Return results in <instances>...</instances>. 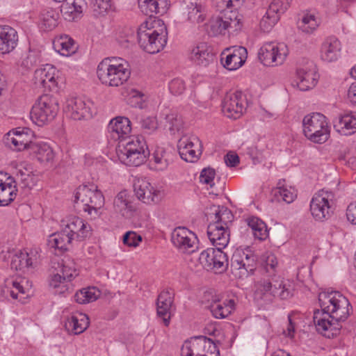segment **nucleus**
I'll return each mask as SVG.
<instances>
[{"label": "nucleus", "mask_w": 356, "mask_h": 356, "mask_svg": "<svg viewBox=\"0 0 356 356\" xmlns=\"http://www.w3.org/2000/svg\"><path fill=\"white\" fill-rule=\"evenodd\" d=\"M272 202H283L286 204L293 202L297 197L296 190L293 188L281 186L280 181L278 186L272 191Z\"/></svg>", "instance_id": "obj_41"}, {"label": "nucleus", "mask_w": 356, "mask_h": 356, "mask_svg": "<svg viewBox=\"0 0 356 356\" xmlns=\"http://www.w3.org/2000/svg\"><path fill=\"white\" fill-rule=\"evenodd\" d=\"M202 343L198 337L186 341L181 348V356H200Z\"/></svg>", "instance_id": "obj_51"}, {"label": "nucleus", "mask_w": 356, "mask_h": 356, "mask_svg": "<svg viewBox=\"0 0 356 356\" xmlns=\"http://www.w3.org/2000/svg\"><path fill=\"white\" fill-rule=\"evenodd\" d=\"M108 130L113 140H119V143L125 140L127 141L131 130V122L127 118L117 117L111 120Z\"/></svg>", "instance_id": "obj_26"}, {"label": "nucleus", "mask_w": 356, "mask_h": 356, "mask_svg": "<svg viewBox=\"0 0 356 356\" xmlns=\"http://www.w3.org/2000/svg\"><path fill=\"white\" fill-rule=\"evenodd\" d=\"M168 0H138V7L145 15H163L168 8Z\"/></svg>", "instance_id": "obj_35"}, {"label": "nucleus", "mask_w": 356, "mask_h": 356, "mask_svg": "<svg viewBox=\"0 0 356 356\" xmlns=\"http://www.w3.org/2000/svg\"><path fill=\"white\" fill-rule=\"evenodd\" d=\"M221 58L223 66L228 70H236L241 67L245 62L248 57L247 49L241 46H235L227 49Z\"/></svg>", "instance_id": "obj_23"}, {"label": "nucleus", "mask_w": 356, "mask_h": 356, "mask_svg": "<svg viewBox=\"0 0 356 356\" xmlns=\"http://www.w3.org/2000/svg\"><path fill=\"white\" fill-rule=\"evenodd\" d=\"M185 83L181 79H172L169 83V90L174 95H181L185 90Z\"/></svg>", "instance_id": "obj_59"}, {"label": "nucleus", "mask_w": 356, "mask_h": 356, "mask_svg": "<svg viewBox=\"0 0 356 356\" xmlns=\"http://www.w3.org/2000/svg\"><path fill=\"white\" fill-rule=\"evenodd\" d=\"M174 291L170 289L163 290L156 299V314L162 318L165 326H168L170 321V309L174 302Z\"/></svg>", "instance_id": "obj_25"}, {"label": "nucleus", "mask_w": 356, "mask_h": 356, "mask_svg": "<svg viewBox=\"0 0 356 356\" xmlns=\"http://www.w3.org/2000/svg\"><path fill=\"white\" fill-rule=\"evenodd\" d=\"M291 0H273L265 15L260 21V27L264 32H268L279 21L290 6Z\"/></svg>", "instance_id": "obj_17"}, {"label": "nucleus", "mask_w": 356, "mask_h": 356, "mask_svg": "<svg viewBox=\"0 0 356 356\" xmlns=\"http://www.w3.org/2000/svg\"><path fill=\"white\" fill-rule=\"evenodd\" d=\"M114 209L122 216H127L133 209L131 196L127 191H120L113 201Z\"/></svg>", "instance_id": "obj_40"}, {"label": "nucleus", "mask_w": 356, "mask_h": 356, "mask_svg": "<svg viewBox=\"0 0 356 356\" xmlns=\"http://www.w3.org/2000/svg\"><path fill=\"white\" fill-rule=\"evenodd\" d=\"M334 202V194L332 191L322 189L314 194L310 201V211L313 218L323 221L330 218Z\"/></svg>", "instance_id": "obj_10"}, {"label": "nucleus", "mask_w": 356, "mask_h": 356, "mask_svg": "<svg viewBox=\"0 0 356 356\" xmlns=\"http://www.w3.org/2000/svg\"><path fill=\"white\" fill-rule=\"evenodd\" d=\"M257 257L251 250H236L231 259V271L235 277L243 279L252 274L256 268Z\"/></svg>", "instance_id": "obj_9"}, {"label": "nucleus", "mask_w": 356, "mask_h": 356, "mask_svg": "<svg viewBox=\"0 0 356 356\" xmlns=\"http://www.w3.org/2000/svg\"><path fill=\"white\" fill-rule=\"evenodd\" d=\"M207 217L211 220V223H218L226 226L229 229L234 216L232 211L227 207L219 205H212L209 207V211L207 213Z\"/></svg>", "instance_id": "obj_34"}, {"label": "nucleus", "mask_w": 356, "mask_h": 356, "mask_svg": "<svg viewBox=\"0 0 356 356\" xmlns=\"http://www.w3.org/2000/svg\"><path fill=\"white\" fill-rule=\"evenodd\" d=\"M167 122L170 124V130L171 131H179L182 126V120L177 113H170L165 117Z\"/></svg>", "instance_id": "obj_57"}, {"label": "nucleus", "mask_w": 356, "mask_h": 356, "mask_svg": "<svg viewBox=\"0 0 356 356\" xmlns=\"http://www.w3.org/2000/svg\"><path fill=\"white\" fill-rule=\"evenodd\" d=\"M319 26V22L314 15L307 13L304 15L298 23V28L307 34L312 33Z\"/></svg>", "instance_id": "obj_50"}, {"label": "nucleus", "mask_w": 356, "mask_h": 356, "mask_svg": "<svg viewBox=\"0 0 356 356\" xmlns=\"http://www.w3.org/2000/svg\"><path fill=\"white\" fill-rule=\"evenodd\" d=\"M341 44L335 36L326 38L321 47V58L325 62L331 63L338 60L341 55Z\"/></svg>", "instance_id": "obj_29"}, {"label": "nucleus", "mask_w": 356, "mask_h": 356, "mask_svg": "<svg viewBox=\"0 0 356 356\" xmlns=\"http://www.w3.org/2000/svg\"><path fill=\"white\" fill-rule=\"evenodd\" d=\"M216 176V171L213 168L210 167L204 168L200 175V181L202 184L209 185L211 188L214 186V178Z\"/></svg>", "instance_id": "obj_55"}, {"label": "nucleus", "mask_w": 356, "mask_h": 356, "mask_svg": "<svg viewBox=\"0 0 356 356\" xmlns=\"http://www.w3.org/2000/svg\"><path fill=\"white\" fill-rule=\"evenodd\" d=\"M214 54L210 47L205 42H200L193 47L190 59L197 65L207 67L214 60Z\"/></svg>", "instance_id": "obj_30"}, {"label": "nucleus", "mask_w": 356, "mask_h": 356, "mask_svg": "<svg viewBox=\"0 0 356 356\" xmlns=\"http://www.w3.org/2000/svg\"><path fill=\"white\" fill-rule=\"evenodd\" d=\"M188 20L193 24H199L205 19V11L204 7L197 3H190L187 6Z\"/></svg>", "instance_id": "obj_46"}, {"label": "nucleus", "mask_w": 356, "mask_h": 356, "mask_svg": "<svg viewBox=\"0 0 356 356\" xmlns=\"http://www.w3.org/2000/svg\"><path fill=\"white\" fill-rule=\"evenodd\" d=\"M141 128L147 133L150 134L158 127L157 120L155 117L148 116L140 121Z\"/></svg>", "instance_id": "obj_58"}, {"label": "nucleus", "mask_w": 356, "mask_h": 356, "mask_svg": "<svg viewBox=\"0 0 356 356\" xmlns=\"http://www.w3.org/2000/svg\"><path fill=\"white\" fill-rule=\"evenodd\" d=\"M18 35L15 29L10 26H0V53L8 54L17 44Z\"/></svg>", "instance_id": "obj_31"}, {"label": "nucleus", "mask_w": 356, "mask_h": 356, "mask_svg": "<svg viewBox=\"0 0 356 356\" xmlns=\"http://www.w3.org/2000/svg\"><path fill=\"white\" fill-rule=\"evenodd\" d=\"M58 13L51 8L43 10L41 13L42 25L46 31L54 29L58 24Z\"/></svg>", "instance_id": "obj_49"}, {"label": "nucleus", "mask_w": 356, "mask_h": 356, "mask_svg": "<svg viewBox=\"0 0 356 356\" xmlns=\"http://www.w3.org/2000/svg\"><path fill=\"white\" fill-rule=\"evenodd\" d=\"M244 100L241 91L227 94L222 103V112L229 118H238L245 110Z\"/></svg>", "instance_id": "obj_22"}, {"label": "nucleus", "mask_w": 356, "mask_h": 356, "mask_svg": "<svg viewBox=\"0 0 356 356\" xmlns=\"http://www.w3.org/2000/svg\"><path fill=\"white\" fill-rule=\"evenodd\" d=\"M31 149L40 163H47L53 161L54 153L51 147L47 143H34Z\"/></svg>", "instance_id": "obj_43"}, {"label": "nucleus", "mask_w": 356, "mask_h": 356, "mask_svg": "<svg viewBox=\"0 0 356 356\" xmlns=\"http://www.w3.org/2000/svg\"><path fill=\"white\" fill-rule=\"evenodd\" d=\"M346 217L350 223L356 225V202H352L348 206Z\"/></svg>", "instance_id": "obj_61"}, {"label": "nucleus", "mask_w": 356, "mask_h": 356, "mask_svg": "<svg viewBox=\"0 0 356 356\" xmlns=\"http://www.w3.org/2000/svg\"><path fill=\"white\" fill-rule=\"evenodd\" d=\"M65 111L74 120L91 118L93 113V103L88 99L72 97L67 100Z\"/></svg>", "instance_id": "obj_15"}, {"label": "nucleus", "mask_w": 356, "mask_h": 356, "mask_svg": "<svg viewBox=\"0 0 356 356\" xmlns=\"http://www.w3.org/2000/svg\"><path fill=\"white\" fill-rule=\"evenodd\" d=\"M69 282L58 272L51 275L49 280V286L54 289V293L57 294H65L70 289Z\"/></svg>", "instance_id": "obj_44"}, {"label": "nucleus", "mask_w": 356, "mask_h": 356, "mask_svg": "<svg viewBox=\"0 0 356 356\" xmlns=\"http://www.w3.org/2000/svg\"><path fill=\"white\" fill-rule=\"evenodd\" d=\"M63 229L73 240L81 241L91 235L90 225L77 216L68 218L65 222H63Z\"/></svg>", "instance_id": "obj_21"}, {"label": "nucleus", "mask_w": 356, "mask_h": 356, "mask_svg": "<svg viewBox=\"0 0 356 356\" xmlns=\"http://www.w3.org/2000/svg\"><path fill=\"white\" fill-rule=\"evenodd\" d=\"M234 300L232 299L223 302L215 300L210 305L209 309L216 318L221 319L231 314L234 309Z\"/></svg>", "instance_id": "obj_38"}, {"label": "nucleus", "mask_w": 356, "mask_h": 356, "mask_svg": "<svg viewBox=\"0 0 356 356\" xmlns=\"http://www.w3.org/2000/svg\"><path fill=\"white\" fill-rule=\"evenodd\" d=\"M73 241L72 238L62 229L60 232L52 234L48 239L49 247L60 252L67 250V245Z\"/></svg>", "instance_id": "obj_42"}, {"label": "nucleus", "mask_w": 356, "mask_h": 356, "mask_svg": "<svg viewBox=\"0 0 356 356\" xmlns=\"http://www.w3.org/2000/svg\"><path fill=\"white\" fill-rule=\"evenodd\" d=\"M56 67L47 64L42 67L37 69L34 73V82L37 86L51 90L56 86Z\"/></svg>", "instance_id": "obj_28"}, {"label": "nucleus", "mask_w": 356, "mask_h": 356, "mask_svg": "<svg viewBox=\"0 0 356 356\" xmlns=\"http://www.w3.org/2000/svg\"><path fill=\"white\" fill-rule=\"evenodd\" d=\"M218 9L223 13L222 16L233 31L241 27L243 16L238 13L243 2L241 0H213Z\"/></svg>", "instance_id": "obj_13"}, {"label": "nucleus", "mask_w": 356, "mask_h": 356, "mask_svg": "<svg viewBox=\"0 0 356 356\" xmlns=\"http://www.w3.org/2000/svg\"><path fill=\"white\" fill-rule=\"evenodd\" d=\"M99 291L95 287H88L76 292L74 300L79 304H86L93 302L99 296Z\"/></svg>", "instance_id": "obj_47"}, {"label": "nucleus", "mask_w": 356, "mask_h": 356, "mask_svg": "<svg viewBox=\"0 0 356 356\" xmlns=\"http://www.w3.org/2000/svg\"><path fill=\"white\" fill-rule=\"evenodd\" d=\"M18 185L23 189L31 190L36 183L35 178L33 175L27 172L19 170L17 173Z\"/></svg>", "instance_id": "obj_53"}, {"label": "nucleus", "mask_w": 356, "mask_h": 356, "mask_svg": "<svg viewBox=\"0 0 356 356\" xmlns=\"http://www.w3.org/2000/svg\"><path fill=\"white\" fill-rule=\"evenodd\" d=\"M90 6L95 17L104 16L111 9V0H90Z\"/></svg>", "instance_id": "obj_52"}, {"label": "nucleus", "mask_w": 356, "mask_h": 356, "mask_svg": "<svg viewBox=\"0 0 356 356\" xmlns=\"http://www.w3.org/2000/svg\"><path fill=\"white\" fill-rule=\"evenodd\" d=\"M318 75L315 65L312 61H307L296 70V83L302 91L312 89L317 83Z\"/></svg>", "instance_id": "obj_19"}, {"label": "nucleus", "mask_w": 356, "mask_h": 356, "mask_svg": "<svg viewBox=\"0 0 356 356\" xmlns=\"http://www.w3.org/2000/svg\"><path fill=\"white\" fill-rule=\"evenodd\" d=\"M224 159L226 165L229 167H235L239 163V157L234 153H227Z\"/></svg>", "instance_id": "obj_64"}, {"label": "nucleus", "mask_w": 356, "mask_h": 356, "mask_svg": "<svg viewBox=\"0 0 356 356\" xmlns=\"http://www.w3.org/2000/svg\"><path fill=\"white\" fill-rule=\"evenodd\" d=\"M58 266L60 269L57 272L60 273L61 276L65 277L68 282H71L79 275L74 261L70 258L63 259L61 263L58 264Z\"/></svg>", "instance_id": "obj_45"}, {"label": "nucleus", "mask_w": 356, "mask_h": 356, "mask_svg": "<svg viewBox=\"0 0 356 356\" xmlns=\"http://www.w3.org/2000/svg\"><path fill=\"white\" fill-rule=\"evenodd\" d=\"M138 42L140 48L149 54H156L162 50L167 44L168 33L165 27L159 30L148 28L142 24L137 33Z\"/></svg>", "instance_id": "obj_6"}, {"label": "nucleus", "mask_w": 356, "mask_h": 356, "mask_svg": "<svg viewBox=\"0 0 356 356\" xmlns=\"http://www.w3.org/2000/svg\"><path fill=\"white\" fill-rule=\"evenodd\" d=\"M54 49L61 55L69 56L76 52L77 47L69 35H63L56 38L53 42Z\"/></svg>", "instance_id": "obj_39"}, {"label": "nucleus", "mask_w": 356, "mask_h": 356, "mask_svg": "<svg viewBox=\"0 0 356 356\" xmlns=\"http://www.w3.org/2000/svg\"><path fill=\"white\" fill-rule=\"evenodd\" d=\"M61 6L60 12L67 21H74L79 19L83 12V0H65Z\"/></svg>", "instance_id": "obj_37"}, {"label": "nucleus", "mask_w": 356, "mask_h": 356, "mask_svg": "<svg viewBox=\"0 0 356 356\" xmlns=\"http://www.w3.org/2000/svg\"><path fill=\"white\" fill-rule=\"evenodd\" d=\"M134 191L137 198L145 204H157L163 197V193L152 186L145 179L134 181Z\"/></svg>", "instance_id": "obj_18"}, {"label": "nucleus", "mask_w": 356, "mask_h": 356, "mask_svg": "<svg viewBox=\"0 0 356 356\" xmlns=\"http://www.w3.org/2000/svg\"><path fill=\"white\" fill-rule=\"evenodd\" d=\"M207 235L213 245L216 248L224 249L229 242V229L218 222H210L207 227Z\"/></svg>", "instance_id": "obj_27"}, {"label": "nucleus", "mask_w": 356, "mask_h": 356, "mask_svg": "<svg viewBox=\"0 0 356 356\" xmlns=\"http://www.w3.org/2000/svg\"><path fill=\"white\" fill-rule=\"evenodd\" d=\"M321 310H315L313 321L318 332L327 338L338 335L341 323L349 316V300L339 291H323L318 294Z\"/></svg>", "instance_id": "obj_1"}, {"label": "nucleus", "mask_w": 356, "mask_h": 356, "mask_svg": "<svg viewBox=\"0 0 356 356\" xmlns=\"http://www.w3.org/2000/svg\"><path fill=\"white\" fill-rule=\"evenodd\" d=\"M154 168L156 170H164L169 164L168 154L163 147H158L153 153Z\"/></svg>", "instance_id": "obj_48"}, {"label": "nucleus", "mask_w": 356, "mask_h": 356, "mask_svg": "<svg viewBox=\"0 0 356 356\" xmlns=\"http://www.w3.org/2000/svg\"><path fill=\"white\" fill-rule=\"evenodd\" d=\"M12 285L13 289L10 291V294L13 299H17L19 293H25V291L21 282L17 281H13Z\"/></svg>", "instance_id": "obj_62"}, {"label": "nucleus", "mask_w": 356, "mask_h": 356, "mask_svg": "<svg viewBox=\"0 0 356 356\" xmlns=\"http://www.w3.org/2000/svg\"><path fill=\"white\" fill-rule=\"evenodd\" d=\"M122 240L124 244L129 247H137L142 241V237L136 232L129 231L124 234Z\"/></svg>", "instance_id": "obj_56"}, {"label": "nucleus", "mask_w": 356, "mask_h": 356, "mask_svg": "<svg viewBox=\"0 0 356 356\" xmlns=\"http://www.w3.org/2000/svg\"><path fill=\"white\" fill-rule=\"evenodd\" d=\"M17 181L8 173L0 171V207L7 206L17 195Z\"/></svg>", "instance_id": "obj_24"}, {"label": "nucleus", "mask_w": 356, "mask_h": 356, "mask_svg": "<svg viewBox=\"0 0 356 356\" xmlns=\"http://www.w3.org/2000/svg\"><path fill=\"white\" fill-rule=\"evenodd\" d=\"M58 109V103L55 97L42 95L31 108V119L35 124L42 127L54 119Z\"/></svg>", "instance_id": "obj_8"}, {"label": "nucleus", "mask_w": 356, "mask_h": 356, "mask_svg": "<svg viewBox=\"0 0 356 356\" xmlns=\"http://www.w3.org/2000/svg\"><path fill=\"white\" fill-rule=\"evenodd\" d=\"M289 50L284 43L269 42L259 49V58L264 65H279L285 60Z\"/></svg>", "instance_id": "obj_12"}, {"label": "nucleus", "mask_w": 356, "mask_h": 356, "mask_svg": "<svg viewBox=\"0 0 356 356\" xmlns=\"http://www.w3.org/2000/svg\"><path fill=\"white\" fill-rule=\"evenodd\" d=\"M209 26L214 35L225 34V31L230 29L226 20L222 16L213 18L209 22Z\"/></svg>", "instance_id": "obj_54"}, {"label": "nucleus", "mask_w": 356, "mask_h": 356, "mask_svg": "<svg viewBox=\"0 0 356 356\" xmlns=\"http://www.w3.org/2000/svg\"><path fill=\"white\" fill-rule=\"evenodd\" d=\"M116 153L121 163L129 166H139L149 156L146 142L141 136H133L127 141L119 143Z\"/></svg>", "instance_id": "obj_4"}, {"label": "nucleus", "mask_w": 356, "mask_h": 356, "mask_svg": "<svg viewBox=\"0 0 356 356\" xmlns=\"http://www.w3.org/2000/svg\"><path fill=\"white\" fill-rule=\"evenodd\" d=\"M104 204V197L97 186H81L74 195V207L79 211L87 212L88 215L95 218L98 216V210Z\"/></svg>", "instance_id": "obj_5"}, {"label": "nucleus", "mask_w": 356, "mask_h": 356, "mask_svg": "<svg viewBox=\"0 0 356 356\" xmlns=\"http://www.w3.org/2000/svg\"><path fill=\"white\" fill-rule=\"evenodd\" d=\"M201 265L207 270H213L215 273H222L228 267V257L222 248H208L203 250L199 257Z\"/></svg>", "instance_id": "obj_11"}, {"label": "nucleus", "mask_w": 356, "mask_h": 356, "mask_svg": "<svg viewBox=\"0 0 356 356\" xmlns=\"http://www.w3.org/2000/svg\"><path fill=\"white\" fill-rule=\"evenodd\" d=\"M129 95H131V98L136 99V102L134 104L131 102V105L135 107L142 108L143 104L142 99L143 94L140 91H138L136 89H132L131 90Z\"/></svg>", "instance_id": "obj_63"}, {"label": "nucleus", "mask_w": 356, "mask_h": 356, "mask_svg": "<svg viewBox=\"0 0 356 356\" xmlns=\"http://www.w3.org/2000/svg\"><path fill=\"white\" fill-rule=\"evenodd\" d=\"M130 74L129 63L121 58H104L97 68V75L102 83L112 87L123 84Z\"/></svg>", "instance_id": "obj_3"}, {"label": "nucleus", "mask_w": 356, "mask_h": 356, "mask_svg": "<svg viewBox=\"0 0 356 356\" xmlns=\"http://www.w3.org/2000/svg\"><path fill=\"white\" fill-rule=\"evenodd\" d=\"M89 318L87 315L78 313L69 317L65 324L68 332L74 334L83 332L89 325Z\"/></svg>", "instance_id": "obj_36"}, {"label": "nucleus", "mask_w": 356, "mask_h": 356, "mask_svg": "<svg viewBox=\"0 0 356 356\" xmlns=\"http://www.w3.org/2000/svg\"><path fill=\"white\" fill-rule=\"evenodd\" d=\"M252 234L256 238L261 241L265 240L267 238L268 229L264 221L259 222V225L252 232Z\"/></svg>", "instance_id": "obj_60"}, {"label": "nucleus", "mask_w": 356, "mask_h": 356, "mask_svg": "<svg viewBox=\"0 0 356 356\" xmlns=\"http://www.w3.org/2000/svg\"><path fill=\"white\" fill-rule=\"evenodd\" d=\"M38 258V252L36 249L31 250L29 252L19 251L12 258L10 263L11 268L21 270L31 267L37 261Z\"/></svg>", "instance_id": "obj_33"}, {"label": "nucleus", "mask_w": 356, "mask_h": 356, "mask_svg": "<svg viewBox=\"0 0 356 356\" xmlns=\"http://www.w3.org/2000/svg\"><path fill=\"white\" fill-rule=\"evenodd\" d=\"M177 148L180 157L187 162L197 161L202 154L201 141L195 135L182 136L178 141Z\"/></svg>", "instance_id": "obj_16"}, {"label": "nucleus", "mask_w": 356, "mask_h": 356, "mask_svg": "<svg viewBox=\"0 0 356 356\" xmlns=\"http://www.w3.org/2000/svg\"><path fill=\"white\" fill-rule=\"evenodd\" d=\"M334 127L343 135H350L356 131V112H346L341 114L334 121Z\"/></svg>", "instance_id": "obj_32"}, {"label": "nucleus", "mask_w": 356, "mask_h": 356, "mask_svg": "<svg viewBox=\"0 0 356 356\" xmlns=\"http://www.w3.org/2000/svg\"><path fill=\"white\" fill-rule=\"evenodd\" d=\"M294 288L291 283L279 277L262 278L255 284V299L261 305L271 304L274 299L288 300L293 296Z\"/></svg>", "instance_id": "obj_2"}, {"label": "nucleus", "mask_w": 356, "mask_h": 356, "mask_svg": "<svg viewBox=\"0 0 356 356\" xmlns=\"http://www.w3.org/2000/svg\"><path fill=\"white\" fill-rule=\"evenodd\" d=\"M302 129L304 135L314 143H323L330 136L326 117L320 113L305 115L302 120Z\"/></svg>", "instance_id": "obj_7"}, {"label": "nucleus", "mask_w": 356, "mask_h": 356, "mask_svg": "<svg viewBox=\"0 0 356 356\" xmlns=\"http://www.w3.org/2000/svg\"><path fill=\"white\" fill-rule=\"evenodd\" d=\"M173 245L183 252H193L196 248V235L184 227H176L171 236Z\"/></svg>", "instance_id": "obj_20"}, {"label": "nucleus", "mask_w": 356, "mask_h": 356, "mask_svg": "<svg viewBox=\"0 0 356 356\" xmlns=\"http://www.w3.org/2000/svg\"><path fill=\"white\" fill-rule=\"evenodd\" d=\"M33 137V132L30 129L18 127L6 134L4 136L3 142L10 149L22 151L27 147L31 149L34 145L32 142Z\"/></svg>", "instance_id": "obj_14"}]
</instances>
